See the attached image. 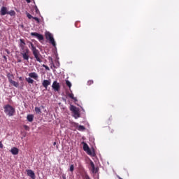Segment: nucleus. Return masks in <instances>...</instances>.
Returning a JSON list of instances; mask_svg holds the SVG:
<instances>
[{"mask_svg":"<svg viewBox=\"0 0 179 179\" xmlns=\"http://www.w3.org/2000/svg\"><path fill=\"white\" fill-rule=\"evenodd\" d=\"M20 42L19 46L20 48V54L24 60L29 61L30 57V50L27 47H26L24 39H20Z\"/></svg>","mask_w":179,"mask_h":179,"instance_id":"f257e3e1","label":"nucleus"},{"mask_svg":"<svg viewBox=\"0 0 179 179\" xmlns=\"http://www.w3.org/2000/svg\"><path fill=\"white\" fill-rule=\"evenodd\" d=\"M30 45H31V50L33 52V55L35 59H36L37 62L41 63L43 61L41 59V57H40L41 55H40L39 50L36 49V48L35 47L33 43H30Z\"/></svg>","mask_w":179,"mask_h":179,"instance_id":"f03ea898","label":"nucleus"},{"mask_svg":"<svg viewBox=\"0 0 179 179\" xmlns=\"http://www.w3.org/2000/svg\"><path fill=\"white\" fill-rule=\"evenodd\" d=\"M30 45H31V50L33 52V55L35 59H36L37 62L41 63L43 61L41 59V57H40L41 55H40L39 50L36 49V48L35 47L33 43H30Z\"/></svg>","mask_w":179,"mask_h":179,"instance_id":"7ed1b4c3","label":"nucleus"},{"mask_svg":"<svg viewBox=\"0 0 179 179\" xmlns=\"http://www.w3.org/2000/svg\"><path fill=\"white\" fill-rule=\"evenodd\" d=\"M4 113L8 116H13L15 113V108L11 105L6 104L3 106Z\"/></svg>","mask_w":179,"mask_h":179,"instance_id":"20e7f679","label":"nucleus"},{"mask_svg":"<svg viewBox=\"0 0 179 179\" xmlns=\"http://www.w3.org/2000/svg\"><path fill=\"white\" fill-rule=\"evenodd\" d=\"M45 38H46V39L49 40L50 43L54 47H56V42H55V38L51 33H50V32L45 33Z\"/></svg>","mask_w":179,"mask_h":179,"instance_id":"39448f33","label":"nucleus"},{"mask_svg":"<svg viewBox=\"0 0 179 179\" xmlns=\"http://www.w3.org/2000/svg\"><path fill=\"white\" fill-rule=\"evenodd\" d=\"M70 110L73 112L74 117L76 118L80 117V114L79 113V110L78 109L77 107L74 106H71Z\"/></svg>","mask_w":179,"mask_h":179,"instance_id":"423d86ee","label":"nucleus"},{"mask_svg":"<svg viewBox=\"0 0 179 179\" xmlns=\"http://www.w3.org/2000/svg\"><path fill=\"white\" fill-rule=\"evenodd\" d=\"M90 165L92 169L91 171H92V173L94 174H97V172L99 171V168H96V166H94V162H93V161H90Z\"/></svg>","mask_w":179,"mask_h":179,"instance_id":"0eeeda50","label":"nucleus"},{"mask_svg":"<svg viewBox=\"0 0 179 179\" xmlns=\"http://www.w3.org/2000/svg\"><path fill=\"white\" fill-rule=\"evenodd\" d=\"M31 35L33 36H36L38 39L39 41H41L44 40V36L41 34H38V33L32 32V33H31Z\"/></svg>","mask_w":179,"mask_h":179,"instance_id":"6e6552de","label":"nucleus"},{"mask_svg":"<svg viewBox=\"0 0 179 179\" xmlns=\"http://www.w3.org/2000/svg\"><path fill=\"white\" fill-rule=\"evenodd\" d=\"M27 176L30 177L31 179H36V174L31 169L27 170Z\"/></svg>","mask_w":179,"mask_h":179,"instance_id":"1a4fd4ad","label":"nucleus"},{"mask_svg":"<svg viewBox=\"0 0 179 179\" xmlns=\"http://www.w3.org/2000/svg\"><path fill=\"white\" fill-rule=\"evenodd\" d=\"M52 87L55 91H59V88H60L59 83H57V81H54L52 83Z\"/></svg>","mask_w":179,"mask_h":179,"instance_id":"9d476101","label":"nucleus"},{"mask_svg":"<svg viewBox=\"0 0 179 179\" xmlns=\"http://www.w3.org/2000/svg\"><path fill=\"white\" fill-rule=\"evenodd\" d=\"M51 85V80H44L42 83L43 87L45 89L48 88V86Z\"/></svg>","mask_w":179,"mask_h":179,"instance_id":"9b49d317","label":"nucleus"},{"mask_svg":"<svg viewBox=\"0 0 179 179\" xmlns=\"http://www.w3.org/2000/svg\"><path fill=\"white\" fill-rule=\"evenodd\" d=\"M8 11L7 7H5V6L1 7V10H0L1 15H2V16L6 15V14H8Z\"/></svg>","mask_w":179,"mask_h":179,"instance_id":"f8f14e48","label":"nucleus"},{"mask_svg":"<svg viewBox=\"0 0 179 179\" xmlns=\"http://www.w3.org/2000/svg\"><path fill=\"white\" fill-rule=\"evenodd\" d=\"M19 149L16 147H13V148L10 149V152L12 155H16L19 154Z\"/></svg>","mask_w":179,"mask_h":179,"instance_id":"ddd939ff","label":"nucleus"},{"mask_svg":"<svg viewBox=\"0 0 179 179\" xmlns=\"http://www.w3.org/2000/svg\"><path fill=\"white\" fill-rule=\"evenodd\" d=\"M29 76L35 80H37L38 78V75L36 72H32V73H29Z\"/></svg>","mask_w":179,"mask_h":179,"instance_id":"4468645a","label":"nucleus"},{"mask_svg":"<svg viewBox=\"0 0 179 179\" xmlns=\"http://www.w3.org/2000/svg\"><path fill=\"white\" fill-rule=\"evenodd\" d=\"M10 84L13 85L15 87H19L20 83L18 82L14 81L13 80H10Z\"/></svg>","mask_w":179,"mask_h":179,"instance_id":"2eb2a0df","label":"nucleus"},{"mask_svg":"<svg viewBox=\"0 0 179 179\" xmlns=\"http://www.w3.org/2000/svg\"><path fill=\"white\" fill-rule=\"evenodd\" d=\"M83 145V150L85 152H86L87 150H90V148H89V145H87V143H85V142H83L82 143Z\"/></svg>","mask_w":179,"mask_h":179,"instance_id":"dca6fc26","label":"nucleus"},{"mask_svg":"<svg viewBox=\"0 0 179 179\" xmlns=\"http://www.w3.org/2000/svg\"><path fill=\"white\" fill-rule=\"evenodd\" d=\"M7 78L8 79V82L10 83L11 82V80H13V79L15 78V76L11 73H8L7 74Z\"/></svg>","mask_w":179,"mask_h":179,"instance_id":"f3484780","label":"nucleus"},{"mask_svg":"<svg viewBox=\"0 0 179 179\" xmlns=\"http://www.w3.org/2000/svg\"><path fill=\"white\" fill-rule=\"evenodd\" d=\"M27 119L29 122H31L34 121V115H28L27 117Z\"/></svg>","mask_w":179,"mask_h":179,"instance_id":"a211bd4d","label":"nucleus"},{"mask_svg":"<svg viewBox=\"0 0 179 179\" xmlns=\"http://www.w3.org/2000/svg\"><path fill=\"white\" fill-rule=\"evenodd\" d=\"M82 177H83V179H90V177L86 172L82 174Z\"/></svg>","mask_w":179,"mask_h":179,"instance_id":"6ab92c4d","label":"nucleus"},{"mask_svg":"<svg viewBox=\"0 0 179 179\" xmlns=\"http://www.w3.org/2000/svg\"><path fill=\"white\" fill-rule=\"evenodd\" d=\"M85 152L89 155V156H94V152H93L90 148L87 150Z\"/></svg>","mask_w":179,"mask_h":179,"instance_id":"aec40b11","label":"nucleus"},{"mask_svg":"<svg viewBox=\"0 0 179 179\" xmlns=\"http://www.w3.org/2000/svg\"><path fill=\"white\" fill-rule=\"evenodd\" d=\"M26 81L30 84H33L34 83V80L31 78H26Z\"/></svg>","mask_w":179,"mask_h":179,"instance_id":"412c9836","label":"nucleus"},{"mask_svg":"<svg viewBox=\"0 0 179 179\" xmlns=\"http://www.w3.org/2000/svg\"><path fill=\"white\" fill-rule=\"evenodd\" d=\"M7 15H10V16H15L16 13L15 10H10V11L8 12Z\"/></svg>","mask_w":179,"mask_h":179,"instance_id":"4be33fe9","label":"nucleus"},{"mask_svg":"<svg viewBox=\"0 0 179 179\" xmlns=\"http://www.w3.org/2000/svg\"><path fill=\"white\" fill-rule=\"evenodd\" d=\"M78 129L79 131H83V130L86 129V128L85 127V126L79 125V126L78 127Z\"/></svg>","mask_w":179,"mask_h":179,"instance_id":"5701e85b","label":"nucleus"},{"mask_svg":"<svg viewBox=\"0 0 179 179\" xmlns=\"http://www.w3.org/2000/svg\"><path fill=\"white\" fill-rule=\"evenodd\" d=\"M35 112H36L37 114H40V113H41V110L40 108L36 107V108H35Z\"/></svg>","mask_w":179,"mask_h":179,"instance_id":"b1692460","label":"nucleus"},{"mask_svg":"<svg viewBox=\"0 0 179 179\" xmlns=\"http://www.w3.org/2000/svg\"><path fill=\"white\" fill-rule=\"evenodd\" d=\"M73 170H75V166H73V164H71L70 166L69 171H71V173H73Z\"/></svg>","mask_w":179,"mask_h":179,"instance_id":"393cba45","label":"nucleus"},{"mask_svg":"<svg viewBox=\"0 0 179 179\" xmlns=\"http://www.w3.org/2000/svg\"><path fill=\"white\" fill-rule=\"evenodd\" d=\"M66 85L71 88V87H72V84L71 83V82H69V80H66Z\"/></svg>","mask_w":179,"mask_h":179,"instance_id":"a878e982","label":"nucleus"},{"mask_svg":"<svg viewBox=\"0 0 179 179\" xmlns=\"http://www.w3.org/2000/svg\"><path fill=\"white\" fill-rule=\"evenodd\" d=\"M69 96L71 99H73V100H76V98H75L73 94H72V93L69 94Z\"/></svg>","mask_w":179,"mask_h":179,"instance_id":"bb28decb","label":"nucleus"},{"mask_svg":"<svg viewBox=\"0 0 179 179\" xmlns=\"http://www.w3.org/2000/svg\"><path fill=\"white\" fill-rule=\"evenodd\" d=\"M27 17L29 18V19H34V17L30 15L29 13H27Z\"/></svg>","mask_w":179,"mask_h":179,"instance_id":"cd10ccee","label":"nucleus"},{"mask_svg":"<svg viewBox=\"0 0 179 179\" xmlns=\"http://www.w3.org/2000/svg\"><path fill=\"white\" fill-rule=\"evenodd\" d=\"M42 66L44 67L45 69V70H47V71H50V67L46 66V65H45V64H43Z\"/></svg>","mask_w":179,"mask_h":179,"instance_id":"c85d7f7f","label":"nucleus"},{"mask_svg":"<svg viewBox=\"0 0 179 179\" xmlns=\"http://www.w3.org/2000/svg\"><path fill=\"white\" fill-rule=\"evenodd\" d=\"M33 19L35 20L37 22V23H40V19L38 17H34Z\"/></svg>","mask_w":179,"mask_h":179,"instance_id":"c756f323","label":"nucleus"},{"mask_svg":"<svg viewBox=\"0 0 179 179\" xmlns=\"http://www.w3.org/2000/svg\"><path fill=\"white\" fill-rule=\"evenodd\" d=\"M93 80H89L88 82H87V84H88V85H91L92 84H93Z\"/></svg>","mask_w":179,"mask_h":179,"instance_id":"7c9ffc66","label":"nucleus"},{"mask_svg":"<svg viewBox=\"0 0 179 179\" xmlns=\"http://www.w3.org/2000/svg\"><path fill=\"white\" fill-rule=\"evenodd\" d=\"M24 129H26V130H29V127L27 126V125H24Z\"/></svg>","mask_w":179,"mask_h":179,"instance_id":"2f4dec72","label":"nucleus"},{"mask_svg":"<svg viewBox=\"0 0 179 179\" xmlns=\"http://www.w3.org/2000/svg\"><path fill=\"white\" fill-rule=\"evenodd\" d=\"M3 145L2 142L0 141V148L3 149Z\"/></svg>","mask_w":179,"mask_h":179,"instance_id":"473e14b6","label":"nucleus"},{"mask_svg":"<svg viewBox=\"0 0 179 179\" xmlns=\"http://www.w3.org/2000/svg\"><path fill=\"white\" fill-rule=\"evenodd\" d=\"M62 179H66V176L65 174L62 175Z\"/></svg>","mask_w":179,"mask_h":179,"instance_id":"72a5a7b5","label":"nucleus"},{"mask_svg":"<svg viewBox=\"0 0 179 179\" xmlns=\"http://www.w3.org/2000/svg\"><path fill=\"white\" fill-rule=\"evenodd\" d=\"M28 3H31V0H25Z\"/></svg>","mask_w":179,"mask_h":179,"instance_id":"f704fd0d","label":"nucleus"},{"mask_svg":"<svg viewBox=\"0 0 179 179\" xmlns=\"http://www.w3.org/2000/svg\"><path fill=\"white\" fill-rule=\"evenodd\" d=\"M3 59H4L5 60H7V57H6V56H3Z\"/></svg>","mask_w":179,"mask_h":179,"instance_id":"c9c22d12","label":"nucleus"},{"mask_svg":"<svg viewBox=\"0 0 179 179\" xmlns=\"http://www.w3.org/2000/svg\"><path fill=\"white\" fill-rule=\"evenodd\" d=\"M52 66L55 69H57V66L55 64H52Z\"/></svg>","mask_w":179,"mask_h":179,"instance_id":"e433bc0d","label":"nucleus"},{"mask_svg":"<svg viewBox=\"0 0 179 179\" xmlns=\"http://www.w3.org/2000/svg\"><path fill=\"white\" fill-rule=\"evenodd\" d=\"M36 12L38 13V8L36 9Z\"/></svg>","mask_w":179,"mask_h":179,"instance_id":"4c0bfd02","label":"nucleus"},{"mask_svg":"<svg viewBox=\"0 0 179 179\" xmlns=\"http://www.w3.org/2000/svg\"><path fill=\"white\" fill-rule=\"evenodd\" d=\"M19 80H22V77H20V78H19Z\"/></svg>","mask_w":179,"mask_h":179,"instance_id":"58836bf2","label":"nucleus"},{"mask_svg":"<svg viewBox=\"0 0 179 179\" xmlns=\"http://www.w3.org/2000/svg\"><path fill=\"white\" fill-rule=\"evenodd\" d=\"M55 145H57V143H56V142L54 143V146H55Z\"/></svg>","mask_w":179,"mask_h":179,"instance_id":"ea45409f","label":"nucleus"},{"mask_svg":"<svg viewBox=\"0 0 179 179\" xmlns=\"http://www.w3.org/2000/svg\"><path fill=\"white\" fill-rule=\"evenodd\" d=\"M51 69H52V66H50Z\"/></svg>","mask_w":179,"mask_h":179,"instance_id":"a19ab883","label":"nucleus"},{"mask_svg":"<svg viewBox=\"0 0 179 179\" xmlns=\"http://www.w3.org/2000/svg\"><path fill=\"white\" fill-rule=\"evenodd\" d=\"M120 179H122V178H120Z\"/></svg>","mask_w":179,"mask_h":179,"instance_id":"79ce46f5","label":"nucleus"}]
</instances>
